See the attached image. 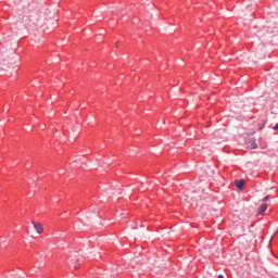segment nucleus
Instances as JSON below:
<instances>
[{
    "mask_svg": "<svg viewBox=\"0 0 278 278\" xmlns=\"http://www.w3.org/2000/svg\"><path fill=\"white\" fill-rule=\"evenodd\" d=\"M31 224H33V227H34L36 233L38 236H41V233H43V231H45L43 225L41 223H38L35 220H33Z\"/></svg>",
    "mask_w": 278,
    "mask_h": 278,
    "instance_id": "1",
    "label": "nucleus"
},
{
    "mask_svg": "<svg viewBox=\"0 0 278 278\" xmlns=\"http://www.w3.org/2000/svg\"><path fill=\"white\" fill-rule=\"evenodd\" d=\"M247 146L250 149H256L257 148V143L255 142L254 138H251L250 140H248Z\"/></svg>",
    "mask_w": 278,
    "mask_h": 278,
    "instance_id": "2",
    "label": "nucleus"
},
{
    "mask_svg": "<svg viewBox=\"0 0 278 278\" xmlns=\"http://www.w3.org/2000/svg\"><path fill=\"white\" fill-rule=\"evenodd\" d=\"M235 185L238 187V189L242 190L244 189V180H236Z\"/></svg>",
    "mask_w": 278,
    "mask_h": 278,
    "instance_id": "3",
    "label": "nucleus"
},
{
    "mask_svg": "<svg viewBox=\"0 0 278 278\" xmlns=\"http://www.w3.org/2000/svg\"><path fill=\"white\" fill-rule=\"evenodd\" d=\"M267 208H268V204H263V205L258 208V214H263L264 212H266Z\"/></svg>",
    "mask_w": 278,
    "mask_h": 278,
    "instance_id": "4",
    "label": "nucleus"
},
{
    "mask_svg": "<svg viewBox=\"0 0 278 278\" xmlns=\"http://www.w3.org/2000/svg\"><path fill=\"white\" fill-rule=\"evenodd\" d=\"M269 198H270V197L267 195V197H265L262 201H263V202H266V201H268Z\"/></svg>",
    "mask_w": 278,
    "mask_h": 278,
    "instance_id": "5",
    "label": "nucleus"
},
{
    "mask_svg": "<svg viewBox=\"0 0 278 278\" xmlns=\"http://www.w3.org/2000/svg\"><path fill=\"white\" fill-rule=\"evenodd\" d=\"M217 278H225V276H223V275H218V276H217Z\"/></svg>",
    "mask_w": 278,
    "mask_h": 278,
    "instance_id": "6",
    "label": "nucleus"
},
{
    "mask_svg": "<svg viewBox=\"0 0 278 278\" xmlns=\"http://www.w3.org/2000/svg\"><path fill=\"white\" fill-rule=\"evenodd\" d=\"M275 129H278V123H277V125L275 126Z\"/></svg>",
    "mask_w": 278,
    "mask_h": 278,
    "instance_id": "7",
    "label": "nucleus"
},
{
    "mask_svg": "<svg viewBox=\"0 0 278 278\" xmlns=\"http://www.w3.org/2000/svg\"><path fill=\"white\" fill-rule=\"evenodd\" d=\"M74 268H79V266H77V265H74Z\"/></svg>",
    "mask_w": 278,
    "mask_h": 278,
    "instance_id": "8",
    "label": "nucleus"
},
{
    "mask_svg": "<svg viewBox=\"0 0 278 278\" xmlns=\"http://www.w3.org/2000/svg\"><path fill=\"white\" fill-rule=\"evenodd\" d=\"M119 42L116 43V47H118Z\"/></svg>",
    "mask_w": 278,
    "mask_h": 278,
    "instance_id": "9",
    "label": "nucleus"
}]
</instances>
